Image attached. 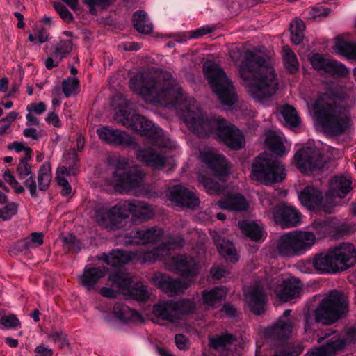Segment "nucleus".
<instances>
[{"instance_id":"nucleus-1","label":"nucleus","mask_w":356,"mask_h":356,"mask_svg":"<svg viewBox=\"0 0 356 356\" xmlns=\"http://www.w3.org/2000/svg\"><path fill=\"white\" fill-rule=\"evenodd\" d=\"M130 89L143 96L146 102L176 109L188 129L199 137L214 134L220 142L233 149H240L245 145L241 131L225 119L204 117L193 99L188 100L179 83L172 75L154 78L149 72H138L129 79Z\"/></svg>"},{"instance_id":"nucleus-2","label":"nucleus","mask_w":356,"mask_h":356,"mask_svg":"<svg viewBox=\"0 0 356 356\" xmlns=\"http://www.w3.org/2000/svg\"><path fill=\"white\" fill-rule=\"evenodd\" d=\"M114 120L127 129L140 132L141 135L147 136L146 145L152 147L139 148L136 152V158L147 165L161 170L168 163L170 156L163 147H170L171 141L163 134L161 129L156 127L145 117L132 112L130 102L126 99H120Z\"/></svg>"},{"instance_id":"nucleus-3","label":"nucleus","mask_w":356,"mask_h":356,"mask_svg":"<svg viewBox=\"0 0 356 356\" xmlns=\"http://www.w3.org/2000/svg\"><path fill=\"white\" fill-rule=\"evenodd\" d=\"M239 74L250 95L258 102L271 97L277 90L275 70L262 56L252 50L245 51Z\"/></svg>"},{"instance_id":"nucleus-4","label":"nucleus","mask_w":356,"mask_h":356,"mask_svg":"<svg viewBox=\"0 0 356 356\" xmlns=\"http://www.w3.org/2000/svg\"><path fill=\"white\" fill-rule=\"evenodd\" d=\"M301 289L299 279L294 277L284 278L282 275H276L255 282L245 291V295L252 312L260 314L266 302V290L273 291L280 300L288 302L298 297Z\"/></svg>"},{"instance_id":"nucleus-5","label":"nucleus","mask_w":356,"mask_h":356,"mask_svg":"<svg viewBox=\"0 0 356 356\" xmlns=\"http://www.w3.org/2000/svg\"><path fill=\"white\" fill-rule=\"evenodd\" d=\"M130 215L134 222H142L151 219L154 215V211L152 205L145 202L122 201L110 209L97 208L95 218L99 225L116 230L125 226V220Z\"/></svg>"},{"instance_id":"nucleus-6","label":"nucleus","mask_w":356,"mask_h":356,"mask_svg":"<svg viewBox=\"0 0 356 356\" xmlns=\"http://www.w3.org/2000/svg\"><path fill=\"white\" fill-rule=\"evenodd\" d=\"M341 99L332 90L318 95L313 107L324 130L337 136L350 124V118L341 105Z\"/></svg>"},{"instance_id":"nucleus-7","label":"nucleus","mask_w":356,"mask_h":356,"mask_svg":"<svg viewBox=\"0 0 356 356\" xmlns=\"http://www.w3.org/2000/svg\"><path fill=\"white\" fill-rule=\"evenodd\" d=\"M172 263L174 270L179 273L181 276L186 280H173L161 273H156L152 277L154 284L169 296H174L184 292L189 287L193 278L198 273L197 265L191 257L179 255L173 257Z\"/></svg>"},{"instance_id":"nucleus-8","label":"nucleus","mask_w":356,"mask_h":356,"mask_svg":"<svg viewBox=\"0 0 356 356\" xmlns=\"http://www.w3.org/2000/svg\"><path fill=\"white\" fill-rule=\"evenodd\" d=\"M183 244L184 240L180 238L177 241H170L168 244L163 243L151 251H145L142 248L131 252L117 249L112 250L109 254L103 253L99 259L111 266H121L132 260H136L140 263L152 262L163 259L168 256L171 245L181 247Z\"/></svg>"},{"instance_id":"nucleus-9","label":"nucleus","mask_w":356,"mask_h":356,"mask_svg":"<svg viewBox=\"0 0 356 356\" xmlns=\"http://www.w3.org/2000/svg\"><path fill=\"white\" fill-rule=\"evenodd\" d=\"M348 297L341 291L332 290L316 309V319L323 325L335 323L348 312Z\"/></svg>"},{"instance_id":"nucleus-10","label":"nucleus","mask_w":356,"mask_h":356,"mask_svg":"<svg viewBox=\"0 0 356 356\" xmlns=\"http://www.w3.org/2000/svg\"><path fill=\"white\" fill-rule=\"evenodd\" d=\"M129 164L126 159L120 157L115 163V170L110 177L105 179L108 186L120 193H128L142 184L145 175L143 170L136 168L128 170Z\"/></svg>"},{"instance_id":"nucleus-11","label":"nucleus","mask_w":356,"mask_h":356,"mask_svg":"<svg viewBox=\"0 0 356 356\" xmlns=\"http://www.w3.org/2000/svg\"><path fill=\"white\" fill-rule=\"evenodd\" d=\"M203 70L213 91L220 102L232 106L237 100L236 90L225 72L213 62H206Z\"/></svg>"},{"instance_id":"nucleus-12","label":"nucleus","mask_w":356,"mask_h":356,"mask_svg":"<svg viewBox=\"0 0 356 356\" xmlns=\"http://www.w3.org/2000/svg\"><path fill=\"white\" fill-rule=\"evenodd\" d=\"M252 179L270 184L280 182L285 177L284 168L281 162L272 159L266 153L259 154L252 165Z\"/></svg>"},{"instance_id":"nucleus-13","label":"nucleus","mask_w":356,"mask_h":356,"mask_svg":"<svg viewBox=\"0 0 356 356\" xmlns=\"http://www.w3.org/2000/svg\"><path fill=\"white\" fill-rule=\"evenodd\" d=\"M66 166L60 167L57 170V181L58 185L63 187L61 194L66 196L71 193L72 188L69 184L68 178L76 176L79 168L77 163L79 156L75 148H70L65 155Z\"/></svg>"},{"instance_id":"nucleus-14","label":"nucleus","mask_w":356,"mask_h":356,"mask_svg":"<svg viewBox=\"0 0 356 356\" xmlns=\"http://www.w3.org/2000/svg\"><path fill=\"white\" fill-rule=\"evenodd\" d=\"M97 134L100 140L108 145L132 148H136L138 146L134 137L120 129L104 127L98 129Z\"/></svg>"},{"instance_id":"nucleus-15","label":"nucleus","mask_w":356,"mask_h":356,"mask_svg":"<svg viewBox=\"0 0 356 356\" xmlns=\"http://www.w3.org/2000/svg\"><path fill=\"white\" fill-rule=\"evenodd\" d=\"M293 161L300 171L307 172L321 167L322 156L315 148L304 147L296 152Z\"/></svg>"},{"instance_id":"nucleus-16","label":"nucleus","mask_w":356,"mask_h":356,"mask_svg":"<svg viewBox=\"0 0 356 356\" xmlns=\"http://www.w3.org/2000/svg\"><path fill=\"white\" fill-rule=\"evenodd\" d=\"M313 67L321 74L344 77L349 74V70L343 64L320 54H314L310 58Z\"/></svg>"},{"instance_id":"nucleus-17","label":"nucleus","mask_w":356,"mask_h":356,"mask_svg":"<svg viewBox=\"0 0 356 356\" xmlns=\"http://www.w3.org/2000/svg\"><path fill=\"white\" fill-rule=\"evenodd\" d=\"M200 158L219 179L229 174L227 161L223 155L218 154L216 149L208 148L201 151Z\"/></svg>"},{"instance_id":"nucleus-18","label":"nucleus","mask_w":356,"mask_h":356,"mask_svg":"<svg viewBox=\"0 0 356 356\" xmlns=\"http://www.w3.org/2000/svg\"><path fill=\"white\" fill-rule=\"evenodd\" d=\"M272 213L275 223L283 229L296 227L301 222V213L292 207L278 205L273 208Z\"/></svg>"},{"instance_id":"nucleus-19","label":"nucleus","mask_w":356,"mask_h":356,"mask_svg":"<svg viewBox=\"0 0 356 356\" xmlns=\"http://www.w3.org/2000/svg\"><path fill=\"white\" fill-rule=\"evenodd\" d=\"M167 196L172 203L181 207L195 209L200 203L195 193L181 185L170 188Z\"/></svg>"},{"instance_id":"nucleus-20","label":"nucleus","mask_w":356,"mask_h":356,"mask_svg":"<svg viewBox=\"0 0 356 356\" xmlns=\"http://www.w3.org/2000/svg\"><path fill=\"white\" fill-rule=\"evenodd\" d=\"M163 234V231L158 227H140L134 232H132L129 236V239L126 241L130 244H141L154 243L159 241Z\"/></svg>"},{"instance_id":"nucleus-21","label":"nucleus","mask_w":356,"mask_h":356,"mask_svg":"<svg viewBox=\"0 0 356 356\" xmlns=\"http://www.w3.org/2000/svg\"><path fill=\"white\" fill-rule=\"evenodd\" d=\"M332 249L316 254L313 257L314 268L321 274H334L340 272Z\"/></svg>"},{"instance_id":"nucleus-22","label":"nucleus","mask_w":356,"mask_h":356,"mask_svg":"<svg viewBox=\"0 0 356 356\" xmlns=\"http://www.w3.org/2000/svg\"><path fill=\"white\" fill-rule=\"evenodd\" d=\"M332 249L340 271L349 268L356 263V250L353 244L341 243Z\"/></svg>"},{"instance_id":"nucleus-23","label":"nucleus","mask_w":356,"mask_h":356,"mask_svg":"<svg viewBox=\"0 0 356 356\" xmlns=\"http://www.w3.org/2000/svg\"><path fill=\"white\" fill-rule=\"evenodd\" d=\"M108 281L111 287H102L100 289L101 294L107 298L115 297L118 291H125L132 282L131 277L122 272L111 274L108 276Z\"/></svg>"},{"instance_id":"nucleus-24","label":"nucleus","mask_w":356,"mask_h":356,"mask_svg":"<svg viewBox=\"0 0 356 356\" xmlns=\"http://www.w3.org/2000/svg\"><path fill=\"white\" fill-rule=\"evenodd\" d=\"M174 300H161L153 306V314L160 319L173 323L179 320Z\"/></svg>"},{"instance_id":"nucleus-25","label":"nucleus","mask_w":356,"mask_h":356,"mask_svg":"<svg viewBox=\"0 0 356 356\" xmlns=\"http://www.w3.org/2000/svg\"><path fill=\"white\" fill-rule=\"evenodd\" d=\"M276 251L280 256L283 257L300 256L292 232L285 233L280 236L277 241Z\"/></svg>"},{"instance_id":"nucleus-26","label":"nucleus","mask_w":356,"mask_h":356,"mask_svg":"<svg viewBox=\"0 0 356 356\" xmlns=\"http://www.w3.org/2000/svg\"><path fill=\"white\" fill-rule=\"evenodd\" d=\"M106 274L104 267H88L79 277V283L88 290L93 289L99 280Z\"/></svg>"},{"instance_id":"nucleus-27","label":"nucleus","mask_w":356,"mask_h":356,"mask_svg":"<svg viewBox=\"0 0 356 356\" xmlns=\"http://www.w3.org/2000/svg\"><path fill=\"white\" fill-rule=\"evenodd\" d=\"M298 197L302 204L309 209L320 206L323 199L322 192L312 186L305 187Z\"/></svg>"},{"instance_id":"nucleus-28","label":"nucleus","mask_w":356,"mask_h":356,"mask_svg":"<svg viewBox=\"0 0 356 356\" xmlns=\"http://www.w3.org/2000/svg\"><path fill=\"white\" fill-rule=\"evenodd\" d=\"M217 205L222 209L234 211H245L248 203L245 198L240 194H232L218 201Z\"/></svg>"},{"instance_id":"nucleus-29","label":"nucleus","mask_w":356,"mask_h":356,"mask_svg":"<svg viewBox=\"0 0 356 356\" xmlns=\"http://www.w3.org/2000/svg\"><path fill=\"white\" fill-rule=\"evenodd\" d=\"M292 233L296 241L300 256L309 250L316 243V235L312 232L296 230L292 231Z\"/></svg>"},{"instance_id":"nucleus-30","label":"nucleus","mask_w":356,"mask_h":356,"mask_svg":"<svg viewBox=\"0 0 356 356\" xmlns=\"http://www.w3.org/2000/svg\"><path fill=\"white\" fill-rule=\"evenodd\" d=\"M291 331V322L279 318L275 325L266 330L265 333L275 340H283L289 338Z\"/></svg>"},{"instance_id":"nucleus-31","label":"nucleus","mask_w":356,"mask_h":356,"mask_svg":"<svg viewBox=\"0 0 356 356\" xmlns=\"http://www.w3.org/2000/svg\"><path fill=\"white\" fill-rule=\"evenodd\" d=\"M227 292L224 286L205 289L202 292V304L207 307H217L225 298Z\"/></svg>"},{"instance_id":"nucleus-32","label":"nucleus","mask_w":356,"mask_h":356,"mask_svg":"<svg viewBox=\"0 0 356 356\" xmlns=\"http://www.w3.org/2000/svg\"><path fill=\"white\" fill-rule=\"evenodd\" d=\"M346 341L339 338L332 339L325 346L316 348L309 351L306 356H334L336 353L341 350Z\"/></svg>"},{"instance_id":"nucleus-33","label":"nucleus","mask_w":356,"mask_h":356,"mask_svg":"<svg viewBox=\"0 0 356 356\" xmlns=\"http://www.w3.org/2000/svg\"><path fill=\"white\" fill-rule=\"evenodd\" d=\"M351 189V180L349 178L335 176L330 183L329 193L331 196L343 198Z\"/></svg>"},{"instance_id":"nucleus-34","label":"nucleus","mask_w":356,"mask_h":356,"mask_svg":"<svg viewBox=\"0 0 356 356\" xmlns=\"http://www.w3.org/2000/svg\"><path fill=\"white\" fill-rule=\"evenodd\" d=\"M238 226L243 234L251 240L254 241H264L265 236L262 227L254 221H238Z\"/></svg>"},{"instance_id":"nucleus-35","label":"nucleus","mask_w":356,"mask_h":356,"mask_svg":"<svg viewBox=\"0 0 356 356\" xmlns=\"http://www.w3.org/2000/svg\"><path fill=\"white\" fill-rule=\"evenodd\" d=\"M113 314L116 318L124 322H136L142 320V316L138 312L120 302L114 305Z\"/></svg>"},{"instance_id":"nucleus-36","label":"nucleus","mask_w":356,"mask_h":356,"mask_svg":"<svg viewBox=\"0 0 356 356\" xmlns=\"http://www.w3.org/2000/svg\"><path fill=\"white\" fill-rule=\"evenodd\" d=\"M214 241L219 253L224 257L226 260L233 263L238 261V257L236 250L230 241L218 236L214 238Z\"/></svg>"},{"instance_id":"nucleus-37","label":"nucleus","mask_w":356,"mask_h":356,"mask_svg":"<svg viewBox=\"0 0 356 356\" xmlns=\"http://www.w3.org/2000/svg\"><path fill=\"white\" fill-rule=\"evenodd\" d=\"M264 143L273 152L279 156L283 155L286 152L281 137L271 130L265 133Z\"/></svg>"},{"instance_id":"nucleus-38","label":"nucleus","mask_w":356,"mask_h":356,"mask_svg":"<svg viewBox=\"0 0 356 356\" xmlns=\"http://www.w3.org/2000/svg\"><path fill=\"white\" fill-rule=\"evenodd\" d=\"M132 22L134 28L140 33L149 34L152 31V24L144 11L135 12L133 14Z\"/></svg>"},{"instance_id":"nucleus-39","label":"nucleus","mask_w":356,"mask_h":356,"mask_svg":"<svg viewBox=\"0 0 356 356\" xmlns=\"http://www.w3.org/2000/svg\"><path fill=\"white\" fill-rule=\"evenodd\" d=\"M280 113L283 117L286 126L297 127L300 125V118L293 106L289 105L282 106L280 107Z\"/></svg>"},{"instance_id":"nucleus-40","label":"nucleus","mask_w":356,"mask_h":356,"mask_svg":"<svg viewBox=\"0 0 356 356\" xmlns=\"http://www.w3.org/2000/svg\"><path fill=\"white\" fill-rule=\"evenodd\" d=\"M72 49V41L70 39L60 40L52 49L51 56L56 60H62Z\"/></svg>"},{"instance_id":"nucleus-41","label":"nucleus","mask_w":356,"mask_h":356,"mask_svg":"<svg viewBox=\"0 0 356 356\" xmlns=\"http://www.w3.org/2000/svg\"><path fill=\"white\" fill-rule=\"evenodd\" d=\"M334 51L348 60H356V43L339 41L336 43Z\"/></svg>"},{"instance_id":"nucleus-42","label":"nucleus","mask_w":356,"mask_h":356,"mask_svg":"<svg viewBox=\"0 0 356 356\" xmlns=\"http://www.w3.org/2000/svg\"><path fill=\"white\" fill-rule=\"evenodd\" d=\"M51 180V166L49 163H43L38 172V184L39 190L45 191L49 186Z\"/></svg>"},{"instance_id":"nucleus-43","label":"nucleus","mask_w":356,"mask_h":356,"mask_svg":"<svg viewBox=\"0 0 356 356\" xmlns=\"http://www.w3.org/2000/svg\"><path fill=\"white\" fill-rule=\"evenodd\" d=\"M125 291L129 292L133 299L138 301L145 302L150 298L147 286L141 282H137L132 287L130 285Z\"/></svg>"},{"instance_id":"nucleus-44","label":"nucleus","mask_w":356,"mask_h":356,"mask_svg":"<svg viewBox=\"0 0 356 356\" xmlns=\"http://www.w3.org/2000/svg\"><path fill=\"white\" fill-rule=\"evenodd\" d=\"M209 346L215 350H219L232 344L235 341L234 335L229 333H223L220 335L210 337Z\"/></svg>"},{"instance_id":"nucleus-45","label":"nucleus","mask_w":356,"mask_h":356,"mask_svg":"<svg viewBox=\"0 0 356 356\" xmlns=\"http://www.w3.org/2000/svg\"><path fill=\"white\" fill-rule=\"evenodd\" d=\"M283 60L286 69L291 74L296 72L299 65L296 54L288 46L283 47Z\"/></svg>"},{"instance_id":"nucleus-46","label":"nucleus","mask_w":356,"mask_h":356,"mask_svg":"<svg viewBox=\"0 0 356 356\" xmlns=\"http://www.w3.org/2000/svg\"><path fill=\"white\" fill-rule=\"evenodd\" d=\"M305 24L300 19H294L291 22V40L295 44H299L302 42L304 34Z\"/></svg>"},{"instance_id":"nucleus-47","label":"nucleus","mask_w":356,"mask_h":356,"mask_svg":"<svg viewBox=\"0 0 356 356\" xmlns=\"http://www.w3.org/2000/svg\"><path fill=\"white\" fill-rule=\"evenodd\" d=\"M79 81L74 77H68L63 81L62 88L63 92L66 97L74 95L79 92Z\"/></svg>"},{"instance_id":"nucleus-48","label":"nucleus","mask_w":356,"mask_h":356,"mask_svg":"<svg viewBox=\"0 0 356 356\" xmlns=\"http://www.w3.org/2000/svg\"><path fill=\"white\" fill-rule=\"evenodd\" d=\"M198 181L203 185L207 193L210 194L220 193V186L218 184V183L214 181L212 179L207 177L203 175H199Z\"/></svg>"},{"instance_id":"nucleus-49","label":"nucleus","mask_w":356,"mask_h":356,"mask_svg":"<svg viewBox=\"0 0 356 356\" xmlns=\"http://www.w3.org/2000/svg\"><path fill=\"white\" fill-rule=\"evenodd\" d=\"M177 304V312L178 316L182 314H190L193 313L195 309V304L193 300L188 299H183L179 301H175Z\"/></svg>"},{"instance_id":"nucleus-50","label":"nucleus","mask_w":356,"mask_h":356,"mask_svg":"<svg viewBox=\"0 0 356 356\" xmlns=\"http://www.w3.org/2000/svg\"><path fill=\"white\" fill-rule=\"evenodd\" d=\"M49 339L56 343L60 348L69 346L67 336L62 332L52 330L48 335Z\"/></svg>"},{"instance_id":"nucleus-51","label":"nucleus","mask_w":356,"mask_h":356,"mask_svg":"<svg viewBox=\"0 0 356 356\" xmlns=\"http://www.w3.org/2000/svg\"><path fill=\"white\" fill-rule=\"evenodd\" d=\"M65 246L70 250L78 252L81 249V243L76 238L72 235L69 234L63 238Z\"/></svg>"},{"instance_id":"nucleus-52","label":"nucleus","mask_w":356,"mask_h":356,"mask_svg":"<svg viewBox=\"0 0 356 356\" xmlns=\"http://www.w3.org/2000/svg\"><path fill=\"white\" fill-rule=\"evenodd\" d=\"M1 323L8 328H15L21 324L19 320L14 314L2 316Z\"/></svg>"},{"instance_id":"nucleus-53","label":"nucleus","mask_w":356,"mask_h":356,"mask_svg":"<svg viewBox=\"0 0 356 356\" xmlns=\"http://www.w3.org/2000/svg\"><path fill=\"white\" fill-rule=\"evenodd\" d=\"M54 8L60 17L66 22H72L73 16L67 8L60 3H55Z\"/></svg>"},{"instance_id":"nucleus-54","label":"nucleus","mask_w":356,"mask_h":356,"mask_svg":"<svg viewBox=\"0 0 356 356\" xmlns=\"http://www.w3.org/2000/svg\"><path fill=\"white\" fill-rule=\"evenodd\" d=\"M297 269L305 274H309L313 272L314 265L313 259L307 260H301L296 264Z\"/></svg>"},{"instance_id":"nucleus-55","label":"nucleus","mask_w":356,"mask_h":356,"mask_svg":"<svg viewBox=\"0 0 356 356\" xmlns=\"http://www.w3.org/2000/svg\"><path fill=\"white\" fill-rule=\"evenodd\" d=\"M31 165L27 162L19 161L17 167V173L19 179H24L25 177L31 174Z\"/></svg>"},{"instance_id":"nucleus-56","label":"nucleus","mask_w":356,"mask_h":356,"mask_svg":"<svg viewBox=\"0 0 356 356\" xmlns=\"http://www.w3.org/2000/svg\"><path fill=\"white\" fill-rule=\"evenodd\" d=\"M17 204L14 202L8 203L1 210L3 217V220H10L13 216L17 213Z\"/></svg>"},{"instance_id":"nucleus-57","label":"nucleus","mask_w":356,"mask_h":356,"mask_svg":"<svg viewBox=\"0 0 356 356\" xmlns=\"http://www.w3.org/2000/svg\"><path fill=\"white\" fill-rule=\"evenodd\" d=\"M46 109H47V106L42 102H39L38 104H35V103L29 104L26 106V110L28 111V112H30V113H31L33 114H35V115H41L46 111Z\"/></svg>"},{"instance_id":"nucleus-58","label":"nucleus","mask_w":356,"mask_h":356,"mask_svg":"<svg viewBox=\"0 0 356 356\" xmlns=\"http://www.w3.org/2000/svg\"><path fill=\"white\" fill-rule=\"evenodd\" d=\"M213 31V29L209 26L198 28L188 33L189 38H198L204 35L210 33Z\"/></svg>"},{"instance_id":"nucleus-59","label":"nucleus","mask_w":356,"mask_h":356,"mask_svg":"<svg viewBox=\"0 0 356 356\" xmlns=\"http://www.w3.org/2000/svg\"><path fill=\"white\" fill-rule=\"evenodd\" d=\"M44 235L41 232H33L29 238L30 246L32 248L41 245L43 243Z\"/></svg>"},{"instance_id":"nucleus-60","label":"nucleus","mask_w":356,"mask_h":356,"mask_svg":"<svg viewBox=\"0 0 356 356\" xmlns=\"http://www.w3.org/2000/svg\"><path fill=\"white\" fill-rule=\"evenodd\" d=\"M210 273L212 277L216 280H221L227 274V271L224 267L218 265H214L211 268Z\"/></svg>"},{"instance_id":"nucleus-61","label":"nucleus","mask_w":356,"mask_h":356,"mask_svg":"<svg viewBox=\"0 0 356 356\" xmlns=\"http://www.w3.org/2000/svg\"><path fill=\"white\" fill-rule=\"evenodd\" d=\"M313 227L319 237H323L327 232L328 225L325 222L318 221L313 224Z\"/></svg>"},{"instance_id":"nucleus-62","label":"nucleus","mask_w":356,"mask_h":356,"mask_svg":"<svg viewBox=\"0 0 356 356\" xmlns=\"http://www.w3.org/2000/svg\"><path fill=\"white\" fill-rule=\"evenodd\" d=\"M29 241V238L19 240L13 245V249L19 252L28 250L31 248Z\"/></svg>"},{"instance_id":"nucleus-63","label":"nucleus","mask_w":356,"mask_h":356,"mask_svg":"<svg viewBox=\"0 0 356 356\" xmlns=\"http://www.w3.org/2000/svg\"><path fill=\"white\" fill-rule=\"evenodd\" d=\"M45 120L49 124L54 127L59 128L62 126L58 115L54 112H49Z\"/></svg>"},{"instance_id":"nucleus-64","label":"nucleus","mask_w":356,"mask_h":356,"mask_svg":"<svg viewBox=\"0 0 356 356\" xmlns=\"http://www.w3.org/2000/svg\"><path fill=\"white\" fill-rule=\"evenodd\" d=\"M35 356H52L53 350L47 348L44 344L38 346L35 350Z\"/></svg>"}]
</instances>
